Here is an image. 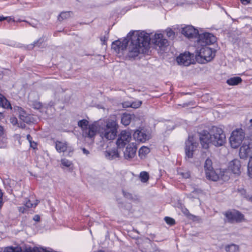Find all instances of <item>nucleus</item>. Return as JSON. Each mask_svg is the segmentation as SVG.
Masks as SVG:
<instances>
[{"instance_id":"obj_1","label":"nucleus","mask_w":252,"mask_h":252,"mask_svg":"<svg viewBox=\"0 0 252 252\" xmlns=\"http://www.w3.org/2000/svg\"><path fill=\"white\" fill-rule=\"evenodd\" d=\"M127 39L128 42L125 54L129 59H134L140 54L143 53L150 42L149 34L144 31L130 32L127 35Z\"/></svg>"},{"instance_id":"obj_2","label":"nucleus","mask_w":252,"mask_h":252,"mask_svg":"<svg viewBox=\"0 0 252 252\" xmlns=\"http://www.w3.org/2000/svg\"><path fill=\"white\" fill-rule=\"evenodd\" d=\"M199 136L201 145L204 149H208L210 143L220 147L226 142L225 134L223 130L216 126H213L210 132L203 130L199 133Z\"/></svg>"},{"instance_id":"obj_3","label":"nucleus","mask_w":252,"mask_h":252,"mask_svg":"<svg viewBox=\"0 0 252 252\" xmlns=\"http://www.w3.org/2000/svg\"><path fill=\"white\" fill-rule=\"evenodd\" d=\"M118 124L114 120L109 121L106 125L100 127H98L97 132L100 136L103 139L107 140L114 139L117 135Z\"/></svg>"},{"instance_id":"obj_4","label":"nucleus","mask_w":252,"mask_h":252,"mask_svg":"<svg viewBox=\"0 0 252 252\" xmlns=\"http://www.w3.org/2000/svg\"><path fill=\"white\" fill-rule=\"evenodd\" d=\"M78 126L81 128L83 136L90 139H94L96 135L99 124L97 122L89 125L88 121L83 119L78 121Z\"/></svg>"},{"instance_id":"obj_5","label":"nucleus","mask_w":252,"mask_h":252,"mask_svg":"<svg viewBox=\"0 0 252 252\" xmlns=\"http://www.w3.org/2000/svg\"><path fill=\"white\" fill-rule=\"evenodd\" d=\"M245 133L242 128H237L233 130L229 138L231 147L235 149L238 148L244 140Z\"/></svg>"},{"instance_id":"obj_6","label":"nucleus","mask_w":252,"mask_h":252,"mask_svg":"<svg viewBox=\"0 0 252 252\" xmlns=\"http://www.w3.org/2000/svg\"><path fill=\"white\" fill-rule=\"evenodd\" d=\"M215 50H212V49L207 46L202 47L196 57V59L198 62H200L199 58L203 59V61H200L202 63H205L204 61L206 62H210L215 56Z\"/></svg>"},{"instance_id":"obj_7","label":"nucleus","mask_w":252,"mask_h":252,"mask_svg":"<svg viewBox=\"0 0 252 252\" xmlns=\"http://www.w3.org/2000/svg\"><path fill=\"white\" fill-rule=\"evenodd\" d=\"M239 156L241 159L252 157V141L245 139L239 149Z\"/></svg>"},{"instance_id":"obj_8","label":"nucleus","mask_w":252,"mask_h":252,"mask_svg":"<svg viewBox=\"0 0 252 252\" xmlns=\"http://www.w3.org/2000/svg\"><path fill=\"white\" fill-rule=\"evenodd\" d=\"M224 215L227 221L231 223L240 222L245 220L244 215L236 210L228 211L224 213Z\"/></svg>"},{"instance_id":"obj_9","label":"nucleus","mask_w":252,"mask_h":252,"mask_svg":"<svg viewBox=\"0 0 252 252\" xmlns=\"http://www.w3.org/2000/svg\"><path fill=\"white\" fill-rule=\"evenodd\" d=\"M134 139L140 142H145L151 138V133L150 130L141 128L136 130L133 133Z\"/></svg>"},{"instance_id":"obj_10","label":"nucleus","mask_w":252,"mask_h":252,"mask_svg":"<svg viewBox=\"0 0 252 252\" xmlns=\"http://www.w3.org/2000/svg\"><path fill=\"white\" fill-rule=\"evenodd\" d=\"M197 41L202 47L206 46L207 45H210L216 41V38L212 34L205 32L202 34H198Z\"/></svg>"},{"instance_id":"obj_11","label":"nucleus","mask_w":252,"mask_h":252,"mask_svg":"<svg viewBox=\"0 0 252 252\" xmlns=\"http://www.w3.org/2000/svg\"><path fill=\"white\" fill-rule=\"evenodd\" d=\"M131 139V134L129 131L126 130L122 131L116 141L117 147L119 149L123 148L127 143L130 142Z\"/></svg>"},{"instance_id":"obj_12","label":"nucleus","mask_w":252,"mask_h":252,"mask_svg":"<svg viewBox=\"0 0 252 252\" xmlns=\"http://www.w3.org/2000/svg\"><path fill=\"white\" fill-rule=\"evenodd\" d=\"M185 144V153L186 157L188 158H192L193 157V152L197 148L198 143L194 141L192 136H189Z\"/></svg>"},{"instance_id":"obj_13","label":"nucleus","mask_w":252,"mask_h":252,"mask_svg":"<svg viewBox=\"0 0 252 252\" xmlns=\"http://www.w3.org/2000/svg\"><path fill=\"white\" fill-rule=\"evenodd\" d=\"M193 54H191L189 52H185L181 54L180 56L177 58L176 61L180 65L188 66L193 63Z\"/></svg>"},{"instance_id":"obj_14","label":"nucleus","mask_w":252,"mask_h":252,"mask_svg":"<svg viewBox=\"0 0 252 252\" xmlns=\"http://www.w3.org/2000/svg\"><path fill=\"white\" fill-rule=\"evenodd\" d=\"M56 149L58 152H68L67 155L71 157L73 152V148L66 142L57 141L56 142Z\"/></svg>"},{"instance_id":"obj_15","label":"nucleus","mask_w":252,"mask_h":252,"mask_svg":"<svg viewBox=\"0 0 252 252\" xmlns=\"http://www.w3.org/2000/svg\"><path fill=\"white\" fill-rule=\"evenodd\" d=\"M128 42V41L127 37L123 39L122 42L119 40H116L112 44V49L114 50L116 53L119 54L122 53L125 54V49Z\"/></svg>"},{"instance_id":"obj_16","label":"nucleus","mask_w":252,"mask_h":252,"mask_svg":"<svg viewBox=\"0 0 252 252\" xmlns=\"http://www.w3.org/2000/svg\"><path fill=\"white\" fill-rule=\"evenodd\" d=\"M137 151L136 145L134 143L128 144L124 151V156L125 159H130L134 157Z\"/></svg>"},{"instance_id":"obj_17","label":"nucleus","mask_w":252,"mask_h":252,"mask_svg":"<svg viewBox=\"0 0 252 252\" xmlns=\"http://www.w3.org/2000/svg\"><path fill=\"white\" fill-rule=\"evenodd\" d=\"M151 40L154 44L158 46L159 48H162L167 45V39L164 38L163 35L161 33H156L154 37H150Z\"/></svg>"},{"instance_id":"obj_18","label":"nucleus","mask_w":252,"mask_h":252,"mask_svg":"<svg viewBox=\"0 0 252 252\" xmlns=\"http://www.w3.org/2000/svg\"><path fill=\"white\" fill-rule=\"evenodd\" d=\"M181 32L189 38L196 37L199 34L198 31L192 26H187L182 28Z\"/></svg>"},{"instance_id":"obj_19","label":"nucleus","mask_w":252,"mask_h":252,"mask_svg":"<svg viewBox=\"0 0 252 252\" xmlns=\"http://www.w3.org/2000/svg\"><path fill=\"white\" fill-rule=\"evenodd\" d=\"M17 112L19 114V119L23 122L29 124L32 122V117L30 115L27 113L21 107H18Z\"/></svg>"},{"instance_id":"obj_20","label":"nucleus","mask_w":252,"mask_h":252,"mask_svg":"<svg viewBox=\"0 0 252 252\" xmlns=\"http://www.w3.org/2000/svg\"><path fill=\"white\" fill-rule=\"evenodd\" d=\"M230 168L234 174L240 173V161L237 159L232 160L230 163Z\"/></svg>"},{"instance_id":"obj_21","label":"nucleus","mask_w":252,"mask_h":252,"mask_svg":"<svg viewBox=\"0 0 252 252\" xmlns=\"http://www.w3.org/2000/svg\"><path fill=\"white\" fill-rule=\"evenodd\" d=\"M105 157L109 159H113L119 157V153L116 149L106 151L105 152Z\"/></svg>"},{"instance_id":"obj_22","label":"nucleus","mask_w":252,"mask_h":252,"mask_svg":"<svg viewBox=\"0 0 252 252\" xmlns=\"http://www.w3.org/2000/svg\"><path fill=\"white\" fill-rule=\"evenodd\" d=\"M205 171L206 178L208 179L216 181L219 179V176L216 173L213 168L211 169H208V170H206Z\"/></svg>"},{"instance_id":"obj_23","label":"nucleus","mask_w":252,"mask_h":252,"mask_svg":"<svg viewBox=\"0 0 252 252\" xmlns=\"http://www.w3.org/2000/svg\"><path fill=\"white\" fill-rule=\"evenodd\" d=\"M133 115L130 114H124L121 118V123L125 126L128 125L132 119Z\"/></svg>"},{"instance_id":"obj_24","label":"nucleus","mask_w":252,"mask_h":252,"mask_svg":"<svg viewBox=\"0 0 252 252\" xmlns=\"http://www.w3.org/2000/svg\"><path fill=\"white\" fill-rule=\"evenodd\" d=\"M242 80L240 77H233L228 79L226 83L231 86L237 85L242 82Z\"/></svg>"},{"instance_id":"obj_25","label":"nucleus","mask_w":252,"mask_h":252,"mask_svg":"<svg viewBox=\"0 0 252 252\" xmlns=\"http://www.w3.org/2000/svg\"><path fill=\"white\" fill-rule=\"evenodd\" d=\"M150 152V149L146 146H142L139 150V156L141 158H144Z\"/></svg>"},{"instance_id":"obj_26","label":"nucleus","mask_w":252,"mask_h":252,"mask_svg":"<svg viewBox=\"0 0 252 252\" xmlns=\"http://www.w3.org/2000/svg\"><path fill=\"white\" fill-rule=\"evenodd\" d=\"M0 106L5 108H8L10 106V103L8 101V100L6 99V98L3 96L1 94H0Z\"/></svg>"},{"instance_id":"obj_27","label":"nucleus","mask_w":252,"mask_h":252,"mask_svg":"<svg viewBox=\"0 0 252 252\" xmlns=\"http://www.w3.org/2000/svg\"><path fill=\"white\" fill-rule=\"evenodd\" d=\"M225 249L227 252H237L239 250V247L236 245L231 244L226 246Z\"/></svg>"},{"instance_id":"obj_28","label":"nucleus","mask_w":252,"mask_h":252,"mask_svg":"<svg viewBox=\"0 0 252 252\" xmlns=\"http://www.w3.org/2000/svg\"><path fill=\"white\" fill-rule=\"evenodd\" d=\"M140 178L142 182L146 183L149 180V174L146 171H142L140 174Z\"/></svg>"},{"instance_id":"obj_29","label":"nucleus","mask_w":252,"mask_h":252,"mask_svg":"<svg viewBox=\"0 0 252 252\" xmlns=\"http://www.w3.org/2000/svg\"><path fill=\"white\" fill-rule=\"evenodd\" d=\"M142 102L141 101H137L135 102H133L130 104V105H127L126 103L123 104L124 107H131L134 108H137L140 106L141 105Z\"/></svg>"},{"instance_id":"obj_30","label":"nucleus","mask_w":252,"mask_h":252,"mask_svg":"<svg viewBox=\"0 0 252 252\" xmlns=\"http://www.w3.org/2000/svg\"><path fill=\"white\" fill-rule=\"evenodd\" d=\"M182 212L189 219L195 220L196 218L195 216L191 214L189 211L186 208L183 209Z\"/></svg>"},{"instance_id":"obj_31","label":"nucleus","mask_w":252,"mask_h":252,"mask_svg":"<svg viewBox=\"0 0 252 252\" xmlns=\"http://www.w3.org/2000/svg\"><path fill=\"white\" fill-rule=\"evenodd\" d=\"M70 16V12H62L58 17V20L59 21H62L63 20L67 19Z\"/></svg>"},{"instance_id":"obj_32","label":"nucleus","mask_w":252,"mask_h":252,"mask_svg":"<svg viewBox=\"0 0 252 252\" xmlns=\"http://www.w3.org/2000/svg\"><path fill=\"white\" fill-rule=\"evenodd\" d=\"M213 168L212 167V160L209 158H207L205 162V164H204L205 171L208 170V169H211Z\"/></svg>"},{"instance_id":"obj_33","label":"nucleus","mask_w":252,"mask_h":252,"mask_svg":"<svg viewBox=\"0 0 252 252\" xmlns=\"http://www.w3.org/2000/svg\"><path fill=\"white\" fill-rule=\"evenodd\" d=\"M248 172L249 177L252 178V157L249 159L248 165Z\"/></svg>"},{"instance_id":"obj_34","label":"nucleus","mask_w":252,"mask_h":252,"mask_svg":"<svg viewBox=\"0 0 252 252\" xmlns=\"http://www.w3.org/2000/svg\"><path fill=\"white\" fill-rule=\"evenodd\" d=\"M31 105L32 107L35 109H40L42 106V104L41 103L38 102V101H33L32 102V103L31 104Z\"/></svg>"},{"instance_id":"obj_35","label":"nucleus","mask_w":252,"mask_h":252,"mask_svg":"<svg viewBox=\"0 0 252 252\" xmlns=\"http://www.w3.org/2000/svg\"><path fill=\"white\" fill-rule=\"evenodd\" d=\"M164 220L168 224L170 225H173L175 223V220L173 218L169 217H165Z\"/></svg>"},{"instance_id":"obj_36","label":"nucleus","mask_w":252,"mask_h":252,"mask_svg":"<svg viewBox=\"0 0 252 252\" xmlns=\"http://www.w3.org/2000/svg\"><path fill=\"white\" fill-rule=\"evenodd\" d=\"M61 163L63 166H64L65 167H67L70 166V165L72 164V163L70 161H69L65 158L62 159L61 160Z\"/></svg>"},{"instance_id":"obj_37","label":"nucleus","mask_w":252,"mask_h":252,"mask_svg":"<svg viewBox=\"0 0 252 252\" xmlns=\"http://www.w3.org/2000/svg\"><path fill=\"white\" fill-rule=\"evenodd\" d=\"M198 197L197 191L196 190H194L192 192L188 195V197L189 198H196Z\"/></svg>"},{"instance_id":"obj_38","label":"nucleus","mask_w":252,"mask_h":252,"mask_svg":"<svg viewBox=\"0 0 252 252\" xmlns=\"http://www.w3.org/2000/svg\"><path fill=\"white\" fill-rule=\"evenodd\" d=\"M143 252H159V251L156 247H153L152 245H150V248L149 250H145Z\"/></svg>"},{"instance_id":"obj_39","label":"nucleus","mask_w":252,"mask_h":252,"mask_svg":"<svg viewBox=\"0 0 252 252\" xmlns=\"http://www.w3.org/2000/svg\"><path fill=\"white\" fill-rule=\"evenodd\" d=\"M166 35L168 37L173 39L174 37L175 33L172 30L169 29L166 31Z\"/></svg>"},{"instance_id":"obj_40","label":"nucleus","mask_w":252,"mask_h":252,"mask_svg":"<svg viewBox=\"0 0 252 252\" xmlns=\"http://www.w3.org/2000/svg\"><path fill=\"white\" fill-rule=\"evenodd\" d=\"M43 42V39L42 38H40L36 41L34 42L32 45L33 46H37L38 47H40Z\"/></svg>"},{"instance_id":"obj_41","label":"nucleus","mask_w":252,"mask_h":252,"mask_svg":"<svg viewBox=\"0 0 252 252\" xmlns=\"http://www.w3.org/2000/svg\"><path fill=\"white\" fill-rule=\"evenodd\" d=\"M37 203H35L34 204H33L31 203V201L30 200H28L26 201V202L25 203V205L27 208H32V207H35L37 205Z\"/></svg>"},{"instance_id":"obj_42","label":"nucleus","mask_w":252,"mask_h":252,"mask_svg":"<svg viewBox=\"0 0 252 252\" xmlns=\"http://www.w3.org/2000/svg\"><path fill=\"white\" fill-rule=\"evenodd\" d=\"M10 123L13 125H16V124H18V121H17V119L15 117H11L10 118Z\"/></svg>"},{"instance_id":"obj_43","label":"nucleus","mask_w":252,"mask_h":252,"mask_svg":"<svg viewBox=\"0 0 252 252\" xmlns=\"http://www.w3.org/2000/svg\"><path fill=\"white\" fill-rule=\"evenodd\" d=\"M108 36L107 35H104L103 37L100 38V40L102 42V44H105L106 41L108 40Z\"/></svg>"},{"instance_id":"obj_44","label":"nucleus","mask_w":252,"mask_h":252,"mask_svg":"<svg viewBox=\"0 0 252 252\" xmlns=\"http://www.w3.org/2000/svg\"><path fill=\"white\" fill-rule=\"evenodd\" d=\"M123 194L125 197L128 199H132V195L130 193L123 191Z\"/></svg>"},{"instance_id":"obj_45","label":"nucleus","mask_w":252,"mask_h":252,"mask_svg":"<svg viewBox=\"0 0 252 252\" xmlns=\"http://www.w3.org/2000/svg\"><path fill=\"white\" fill-rule=\"evenodd\" d=\"M239 192H240L241 195L242 196H243L244 198H245V196H246V195L247 194V193H246V190L243 189H239Z\"/></svg>"},{"instance_id":"obj_46","label":"nucleus","mask_w":252,"mask_h":252,"mask_svg":"<svg viewBox=\"0 0 252 252\" xmlns=\"http://www.w3.org/2000/svg\"><path fill=\"white\" fill-rule=\"evenodd\" d=\"M182 176L183 178L188 179L190 177V174L189 172H185V173H182Z\"/></svg>"},{"instance_id":"obj_47","label":"nucleus","mask_w":252,"mask_h":252,"mask_svg":"<svg viewBox=\"0 0 252 252\" xmlns=\"http://www.w3.org/2000/svg\"><path fill=\"white\" fill-rule=\"evenodd\" d=\"M245 198H246L247 200L252 202V195L251 194H247L245 196Z\"/></svg>"},{"instance_id":"obj_48","label":"nucleus","mask_w":252,"mask_h":252,"mask_svg":"<svg viewBox=\"0 0 252 252\" xmlns=\"http://www.w3.org/2000/svg\"><path fill=\"white\" fill-rule=\"evenodd\" d=\"M40 216L38 215H36L33 218V220L35 221H39L40 220Z\"/></svg>"},{"instance_id":"obj_49","label":"nucleus","mask_w":252,"mask_h":252,"mask_svg":"<svg viewBox=\"0 0 252 252\" xmlns=\"http://www.w3.org/2000/svg\"><path fill=\"white\" fill-rule=\"evenodd\" d=\"M2 193L1 191V190L0 189V208L2 206Z\"/></svg>"},{"instance_id":"obj_50","label":"nucleus","mask_w":252,"mask_h":252,"mask_svg":"<svg viewBox=\"0 0 252 252\" xmlns=\"http://www.w3.org/2000/svg\"><path fill=\"white\" fill-rule=\"evenodd\" d=\"M82 151L83 153L86 155L89 154V151L88 150L86 149L85 148H83Z\"/></svg>"},{"instance_id":"obj_51","label":"nucleus","mask_w":252,"mask_h":252,"mask_svg":"<svg viewBox=\"0 0 252 252\" xmlns=\"http://www.w3.org/2000/svg\"><path fill=\"white\" fill-rule=\"evenodd\" d=\"M240 0L241 1L242 3L244 4H248V3H250V0Z\"/></svg>"},{"instance_id":"obj_52","label":"nucleus","mask_w":252,"mask_h":252,"mask_svg":"<svg viewBox=\"0 0 252 252\" xmlns=\"http://www.w3.org/2000/svg\"><path fill=\"white\" fill-rule=\"evenodd\" d=\"M27 139L29 141V142L31 143V140L32 139V137L30 134L27 135Z\"/></svg>"},{"instance_id":"obj_53","label":"nucleus","mask_w":252,"mask_h":252,"mask_svg":"<svg viewBox=\"0 0 252 252\" xmlns=\"http://www.w3.org/2000/svg\"><path fill=\"white\" fill-rule=\"evenodd\" d=\"M3 127L0 126V136L2 135V134H3Z\"/></svg>"},{"instance_id":"obj_54","label":"nucleus","mask_w":252,"mask_h":252,"mask_svg":"<svg viewBox=\"0 0 252 252\" xmlns=\"http://www.w3.org/2000/svg\"><path fill=\"white\" fill-rule=\"evenodd\" d=\"M19 127H21L22 128H24L25 127V124H21L20 126L18 124Z\"/></svg>"},{"instance_id":"obj_55","label":"nucleus","mask_w":252,"mask_h":252,"mask_svg":"<svg viewBox=\"0 0 252 252\" xmlns=\"http://www.w3.org/2000/svg\"><path fill=\"white\" fill-rule=\"evenodd\" d=\"M6 18L4 17H1L0 16V21H1L4 19H5Z\"/></svg>"},{"instance_id":"obj_56","label":"nucleus","mask_w":252,"mask_h":252,"mask_svg":"<svg viewBox=\"0 0 252 252\" xmlns=\"http://www.w3.org/2000/svg\"><path fill=\"white\" fill-rule=\"evenodd\" d=\"M250 122H251V126L252 127V119H251V120H250Z\"/></svg>"},{"instance_id":"obj_57","label":"nucleus","mask_w":252,"mask_h":252,"mask_svg":"<svg viewBox=\"0 0 252 252\" xmlns=\"http://www.w3.org/2000/svg\"><path fill=\"white\" fill-rule=\"evenodd\" d=\"M98 252H104L103 251H99Z\"/></svg>"}]
</instances>
